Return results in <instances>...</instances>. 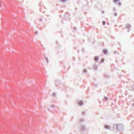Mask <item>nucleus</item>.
Listing matches in <instances>:
<instances>
[{
    "mask_svg": "<svg viewBox=\"0 0 134 134\" xmlns=\"http://www.w3.org/2000/svg\"><path fill=\"white\" fill-rule=\"evenodd\" d=\"M104 59H102L101 60V62L103 63L104 62Z\"/></svg>",
    "mask_w": 134,
    "mask_h": 134,
    "instance_id": "obj_6",
    "label": "nucleus"
},
{
    "mask_svg": "<svg viewBox=\"0 0 134 134\" xmlns=\"http://www.w3.org/2000/svg\"><path fill=\"white\" fill-rule=\"evenodd\" d=\"M106 23L105 21H103V25H104Z\"/></svg>",
    "mask_w": 134,
    "mask_h": 134,
    "instance_id": "obj_8",
    "label": "nucleus"
},
{
    "mask_svg": "<svg viewBox=\"0 0 134 134\" xmlns=\"http://www.w3.org/2000/svg\"><path fill=\"white\" fill-rule=\"evenodd\" d=\"M119 0H114V2L115 3H116L117 2H118Z\"/></svg>",
    "mask_w": 134,
    "mask_h": 134,
    "instance_id": "obj_7",
    "label": "nucleus"
},
{
    "mask_svg": "<svg viewBox=\"0 0 134 134\" xmlns=\"http://www.w3.org/2000/svg\"><path fill=\"white\" fill-rule=\"evenodd\" d=\"M113 127L115 129H117L118 128V125L117 124H114L113 125Z\"/></svg>",
    "mask_w": 134,
    "mask_h": 134,
    "instance_id": "obj_1",
    "label": "nucleus"
},
{
    "mask_svg": "<svg viewBox=\"0 0 134 134\" xmlns=\"http://www.w3.org/2000/svg\"><path fill=\"white\" fill-rule=\"evenodd\" d=\"M63 2H65L66 1V0H61Z\"/></svg>",
    "mask_w": 134,
    "mask_h": 134,
    "instance_id": "obj_9",
    "label": "nucleus"
},
{
    "mask_svg": "<svg viewBox=\"0 0 134 134\" xmlns=\"http://www.w3.org/2000/svg\"><path fill=\"white\" fill-rule=\"evenodd\" d=\"M98 59V57H95L94 58V60L95 61L97 62Z\"/></svg>",
    "mask_w": 134,
    "mask_h": 134,
    "instance_id": "obj_3",
    "label": "nucleus"
},
{
    "mask_svg": "<svg viewBox=\"0 0 134 134\" xmlns=\"http://www.w3.org/2000/svg\"><path fill=\"white\" fill-rule=\"evenodd\" d=\"M104 98L105 99V100H107V98L106 97L105 98Z\"/></svg>",
    "mask_w": 134,
    "mask_h": 134,
    "instance_id": "obj_10",
    "label": "nucleus"
},
{
    "mask_svg": "<svg viewBox=\"0 0 134 134\" xmlns=\"http://www.w3.org/2000/svg\"><path fill=\"white\" fill-rule=\"evenodd\" d=\"M78 104L80 105H81L83 104V102L82 101H79L78 103Z\"/></svg>",
    "mask_w": 134,
    "mask_h": 134,
    "instance_id": "obj_2",
    "label": "nucleus"
},
{
    "mask_svg": "<svg viewBox=\"0 0 134 134\" xmlns=\"http://www.w3.org/2000/svg\"><path fill=\"white\" fill-rule=\"evenodd\" d=\"M105 127L106 129H108L109 128V126H108L106 125L105 126Z\"/></svg>",
    "mask_w": 134,
    "mask_h": 134,
    "instance_id": "obj_5",
    "label": "nucleus"
},
{
    "mask_svg": "<svg viewBox=\"0 0 134 134\" xmlns=\"http://www.w3.org/2000/svg\"><path fill=\"white\" fill-rule=\"evenodd\" d=\"M103 52L104 54H106L107 53V51L106 49H104L103 50Z\"/></svg>",
    "mask_w": 134,
    "mask_h": 134,
    "instance_id": "obj_4",
    "label": "nucleus"
}]
</instances>
